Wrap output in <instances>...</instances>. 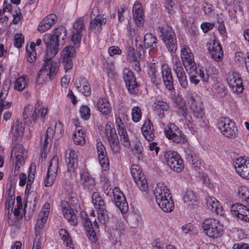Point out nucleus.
Wrapping results in <instances>:
<instances>
[{"instance_id": "1", "label": "nucleus", "mask_w": 249, "mask_h": 249, "mask_svg": "<svg viewBox=\"0 0 249 249\" xmlns=\"http://www.w3.org/2000/svg\"><path fill=\"white\" fill-rule=\"evenodd\" d=\"M66 28L60 26L54 30L53 34H46L44 36L43 42L46 48L43 65L38 72L36 81L38 84L46 82L48 79L51 81L55 78L59 69V64L53 61L54 57L63 46L67 38Z\"/></svg>"}, {"instance_id": "2", "label": "nucleus", "mask_w": 249, "mask_h": 249, "mask_svg": "<svg viewBox=\"0 0 249 249\" xmlns=\"http://www.w3.org/2000/svg\"><path fill=\"white\" fill-rule=\"evenodd\" d=\"M50 205L48 203H45L38 215L35 227V237L32 249H40L42 230L50 213Z\"/></svg>"}, {"instance_id": "3", "label": "nucleus", "mask_w": 249, "mask_h": 249, "mask_svg": "<svg viewBox=\"0 0 249 249\" xmlns=\"http://www.w3.org/2000/svg\"><path fill=\"white\" fill-rule=\"evenodd\" d=\"M160 38L165 44L168 51L175 53L177 49V44L175 33L171 28L167 25L160 26L157 29Z\"/></svg>"}, {"instance_id": "4", "label": "nucleus", "mask_w": 249, "mask_h": 249, "mask_svg": "<svg viewBox=\"0 0 249 249\" xmlns=\"http://www.w3.org/2000/svg\"><path fill=\"white\" fill-rule=\"evenodd\" d=\"M204 232L213 238L220 237L223 231V226L220 222L213 218L205 219L202 224Z\"/></svg>"}, {"instance_id": "5", "label": "nucleus", "mask_w": 249, "mask_h": 249, "mask_svg": "<svg viewBox=\"0 0 249 249\" xmlns=\"http://www.w3.org/2000/svg\"><path fill=\"white\" fill-rule=\"evenodd\" d=\"M166 137L176 143H185L187 139L184 134L174 124H170L164 128Z\"/></svg>"}, {"instance_id": "6", "label": "nucleus", "mask_w": 249, "mask_h": 249, "mask_svg": "<svg viewBox=\"0 0 249 249\" xmlns=\"http://www.w3.org/2000/svg\"><path fill=\"white\" fill-rule=\"evenodd\" d=\"M164 158L167 165L174 171L179 173L183 169V161L177 152L171 151L166 152Z\"/></svg>"}, {"instance_id": "7", "label": "nucleus", "mask_w": 249, "mask_h": 249, "mask_svg": "<svg viewBox=\"0 0 249 249\" xmlns=\"http://www.w3.org/2000/svg\"><path fill=\"white\" fill-rule=\"evenodd\" d=\"M105 137L107 139L112 152L119 153L120 151L119 141L115 128L110 124H107L105 126Z\"/></svg>"}, {"instance_id": "8", "label": "nucleus", "mask_w": 249, "mask_h": 249, "mask_svg": "<svg viewBox=\"0 0 249 249\" xmlns=\"http://www.w3.org/2000/svg\"><path fill=\"white\" fill-rule=\"evenodd\" d=\"M173 71H174L180 84L183 89H186L188 86L187 76L184 70L183 63L178 57L173 58Z\"/></svg>"}, {"instance_id": "9", "label": "nucleus", "mask_w": 249, "mask_h": 249, "mask_svg": "<svg viewBox=\"0 0 249 249\" xmlns=\"http://www.w3.org/2000/svg\"><path fill=\"white\" fill-rule=\"evenodd\" d=\"M218 128L223 135L228 138L234 137L237 131L234 123L228 118L219 120Z\"/></svg>"}, {"instance_id": "10", "label": "nucleus", "mask_w": 249, "mask_h": 249, "mask_svg": "<svg viewBox=\"0 0 249 249\" xmlns=\"http://www.w3.org/2000/svg\"><path fill=\"white\" fill-rule=\"evenodd\" d=\"M92 202L97 210L99 220L105 223L107 217V211L104 200L98 193L94 192L92 195Z\"/></svg>"}, {"instance_id": "11", "label": "nucleus", "mask_w": 249, "mask_h": 249, "mask_svg": "<svg viewBox=\"0 0 249 249\" xmlns=\"http://www.w3.org/2000/svg\"><path fill=\"white\" fill-rule=\"evenodd\" d=\"M227 81L233 92L239 94L243 91L244 86L242 80L238 73L235 71L229 72L227 76Z\"/></svg>"}, {"instance_id": "12", "label": "nucleus", "mask_w": 249, "mask_h": 249, "mask_svg": "<svg viewBox=\"0 0 249 249\" xmlns=\"http://www.w3.org/2000/svg\"><path fill=\"white\" fill-rule=\"evenodd\" d=\"M180 56L181 62L187 71L196 70V64L194 61V55L188 46L183 45L181 47Z\"/></svg>"}, {"instance_id": "13", "label": "nucleus", "mask_w": 249, "mask_h": 249, "mask_svg": "<svg viewBox=\"0 0 249 249\" xmlns=\"http://www.w3.org/2000/svg\"><path fill=\"white\" fill-rule=\"evenodd\" d=\"M76 52L73 47H66L61 52L62 63L66 72L73 67V59L75 57Z\"/></svg>"}, {"instance_id": "14", "label": "nucleus", "mask_w": 249, "mask_h": 249, "mask_svg": "<svg viewBox=\"0 0 249 249\" xmlns=\"http://www.w3.org/2000/svg\"><path fill=\"white\" fill-rule=\"evenodd\" d=\"M87 21L86 16L77 18L73 24L71 40L74 44L79 43L81 41L82 32L85 29V24Z\"/></svg>"}, {"instance_id": "15", "label": "nucleus", "mask_w": 249, "mask_h": 249, "mask_svg": "<svg viewBox=\"0 0 249 249\" xmlns=\"http://www.w3.org/2000/svg\"><path fill=\"white\" fill-rule=\"evenodd\" d=\"M26 150L22 145L18 144L13 147L11 159H16L15 169L18 170L20 166L23 165L25 162L24 157Z\"/></svg>"}, {"instance_id": "16", "label": "nucleus", "mask_w": 249, "mask_h": 249, "mask_svg": "<svg viewBox=\"0 0 249 249\" xmlns=\"http://www.w3.org/2000/svg\"><path fill=\"white\" fill-rule=\"evenodd\" d=\"M231 214L242 220L249 222V209L241 203H235L231 207Z\"/></svg>"}, {"instance_id": "17", "label": "nucleus", "mask_w": 249, "mask_h": 249, "mask_svg": "<svg viewBox=\"0 0 249 249\" xmlns=\"http://www.w3.org/2000/svg\"><path fill=\"white\" fill-rule=\"evenodd\" d=\"M124 79L128 91L131 94H136L138 92V85L136 82L132 71L128 69L124 71Z\"/></svg>"}, {"instance_id": "18", "label": "nucleus", "mask_w": 249, "mask_h": 249, "mask_svg": "<svg viewBox=\"0 0 249 249\" xmlns=\"http://www.w3.org/2000/svg\"><path fill=\"white\" fill-rule=\"evenodd\" d=\"M114 203L116 206L122 213H126L128 209V204L124 194L118 187H115V193L113 195Z\"/></svg>"}, {"instance_id": "19", "label": "nucleus", "mask_w": 249, "mask_h": 249, "mask_svg": "<svg viewBox=\"0 0 249 249\" xmlns=\"http://www.w3.org/2000/svg\"><path fill=\"white\" fill-rule=\"evenodd\" d=\"M114 203L116 206L122 213H126L128 209V204L124 194L118 187H115V193L113 195Z\"/></svg>"}, {"instance_id": "20", "label": "nucleus", "mask_w": 249, "mask_h": 249, "mask_svg": "<svg viewBox=\"0 0 249 249\" xmlns=\"http://www.w3.org/2000/svg\"><path fill=\"white\" fill-rule=\"evenodd\" d=\"M236 172L242 178H249V161L242 157L236 159L234 164Z\"/></svg>"}, {"instance_id": "21", "label": "nucleus", "mask_w": 249, "mask_h": 249, "mask_svg": "<svg viewBox=\"0 0 249 249\" xmlns=\"http://www.w3.org/2000/svg\"><path fill=\"white\" fill-rule=\"evenodd\" d=\"M63 128L62 124L60 122H56L54 126V130L52 127H48L46 131L45 136L43 142L42 143V156L43 154H46L47 152V147L49 142H51L55 134V130L59 129L60 132L61 133V130Z\"/></svg>"}, {"instance_id": "22", "label": "nucleus", "mask_w": 249, "mask_h": 249, "mask_svg": "<svg viewBox=\"0 0 249 249\" xmlns=\"http://www.w3.org/2000/svg\"><path fill=\"white\" fill-rule=\"evenodd\" d=\"M209 50L212 58L216 61L222 60L223 52L219 42L215 39H213L209 43Z\"/></svg>"}, {"instance_id": "23", "label": "nucleus", "mask_w": 249, "mask_h": 249, "mask_svg": "<svg viewBox=\"0 0 249 249\" xmlns=\"http://www.w3.org/2000/svg\"><path fill=\"white\" fill-rule=\"evenodd\" d=\"M116 124L122 144L124 146L129 147L130 145V142L128 137L124 124L120 117L116 116Z\"/></svg>"}, {"instance_id": "24", "label": "nucleus", "mask_w": 249, "mask_h": 249, "mask_svg": "<svg viewBox=\"0 0 249 249\" xmlns=\"http://www.w3.org/2000/svg\"><path fill=\"white\" fill-rule=\"evenodd\" d=\"M99 162L104 170H107L109 167V161L106 148L101 142L96 144Z\"/></svg>"}, {"instance_id": "25", "label": "nucleus", "mask_w": 249, "mask_h": 249, "mask_svg": "<svg viewBox=\"0 0 249 249\" xmlns=\"http://www.w3.org/2000/svg\"><path fill=\"white\" fill-rule=\"evenodd\" d=\"M162 81L166 89L171 91L174 89L173 79L171 69L167 65L164 64L161 67Z\"/></svg>"}, {"instance_id": "26", "label": "nucleus", "mask_w": 249, "mask_h": 249, "mask_svg": "<svg viewBox=\"0 0 249 249\" xmlns=\"http://www.w3.org/2000/svg\"><path fill=\"white\" fill-rule=\"evenodd\" d=\"M66 162L67 164V170L73 172L78 163V155L76 151L72 149H68L65 154Z\"/></svg>"}, {"instance_id": "27", "label": "nucleus", "mask_w": 249, "mask_h": 249, "mask_svg": "<svg viewBox=\"0 0 249 249\" xmlns=\"http://www.w3.org/2000/svg\"><path fill=\"white\" fill-rule=\"evenodd\" d=\"M185 157L187 161L195 168H198L200 166L201 162L199 158L194 152V149L190 145L184 148Z\"/></svg>"}, {"instance_id": "28", "label": "nucleus", "mask_w": 249, "mask_h": 249, "mask_svg": "<svg viewBox=\"0 0 249 249\" xmlns=\"http://www.w3.org/2000/svg\"><path fill=\"white\" fill-rule=\"evenodd\" d=\"M183 201L187 208L191 210L198 207V199L193 191H186L183 197Z\"/></svg>"}, {"instance_id": "29", "label": "nucleus", "mask_w": 249, "mask_h": 249, "mask_svg": "<svg viewBox=\"0 0 249 249\" xmlns=\"http://www.w3.org/2000/svg\"><path fill=\"white\" fill-rule=\"evenodd\" d=\"M24 131V124L19 120H17L12 126L11 133L13 141L18 142L22 138Z\"/></svg>"}, {"instance_id": "30", "label": "nucleus", "mask_w": 249, "mask_h": 249, "mask_svg": "<svg viewBox=\"0 0 249 249\" xmlns=\"http://www.w3.org/2000/svg\"><path fill=\"white\" fill-rule=\"evenodd\" d=\"M174 102L176 107L177 108L178 113L183 117L184 118L188 119L191 118V115L188 114V108L185 101L178 95L175 97Z\"/></svg>"}, {"instance_id": "31", "label": "nucleus", "mask_w": 249, "mask_h": 249, "mask_svg": "<svg viewBox=\"0 0 249 249\" xmlns=\"http://www.w3.org/2000/svg\"><path fill=\"white\" fill-rule=\"evenodd\" d=\"M62 210L63 215L68 222L71 225L75 226L77 223V219L73 209L67 203H64L62 204Z\"/></svg>"}, {"instance_id": "32", "label": "nucleus", "mask_w": 249, "mask_h": 249, "mask_svg": "<svg viewBox=\"0 0 249 249\" xmlns=\"http://www.w3.org/2000/svg\"><path fill=\"white\" fill-rule=\"evenodd\" d=\"M207 207L212 212H215L217 214L222 215L224 214L223 207L220 202L215 197L208 196L206 198Z\"/></svg>"}, {"instance_id": "33", "label": "nucleus", "mask_w": 249, "mask_h": 249, "mask_svg": "<svg viewBox=\"0 0 249 249\" xmlns=\"http://www.w3.org/2000/svg\"><path fill=\"white\" fill-rule=\"evenodd\" d=\"M9 86L7 84H3L0 92V115L4 109L11 107V102L5 101V100L8 94Z\"/></svg>"}, {"instance_id": "34", "label": "nucleus", "mask_w": 249, "mask_h": 249, "mask_svg": "<svg viewBox=\"0 0 249 249\" xmlns=\"http://www.w3.org/2000/svg\"><path fill=\"white\" fill-rule=\"evenodd\" d=\"M153 108L155 113L159 118L162 119L165 117V113L168 112L169 105L165 101L156 100L153 105Z\"/></svg>"}, {"instance_id": "35", "label": "nucleus", "mask_w": 249, "mask_h": 249, "mask_svg": "<svg viewBox=\"0 0 249 249\" xmlns=\"http://www.w3.org/2000/svg\"><path fill=\"white\" fill-rule=\"evenodd\" d=\"M133 13L136 24L138 26H142L144 24V15L142 5L139 2L134 3Z\"/></svg>"}, {"instance_id": "36", "label": "nucleus", "mask_w": 249, "mask_h": 249, "mask_svg": "<svg viewBox=\"0 0 249 249\" xmlns=\"http://www.w3.org/2000/svg\"><path fill=\"white\" fill-rule=\"evenodd\" d=\"M192 108L194 117L198 120L201 127H206L207 126V121L205 119L203 108L201 104L193 106Z\"/></svg>"}, {"instance_id": "37", "label": "nucleus", "mask_w": 249, "mask_h": 249, "mask_svg": "<svg viewBox=\"0 0 249 249\" xmlns=\"http://www.w3.org/2000/svg\"><path fill=\"white\" fill-rule=\"evenodd\" d=\"M141 129L142 134L146 140L149 142L153 141L155 137L154 127L153 124L150 120L148 119L145 122Z\"/></svg>"}, {"instance_id": "38", "label": "nucleus", "mask_w": 249, "mask_h": 249, "mask_svg": "<svg viewBox=\"0 0 249 249\" xmlns=\"http://www.w3.org/2000/svg\"><path fill=\"white\" fill-rule=\"evenodd\" d=\"M144 46L146 48H151V52L154 53L158 51L157 39L151 33H146L143 38Z\"/></svg>"}, {"instance_id": "39", "label": "nucleus", "mask_w": 249, "mask_h": 249, "mask_svg": "<svg viewBox=\"0 0 249 249\" xmlns=\"http://www.w3.org/2000/svg\"><path fill=\"white\" fill-rule=\"evenodd\" d=\"M47 113L48 108L41 106L39 102H37L34 107V115L32 116L33 122L36 123L38 118H40L44 122Z\"/></svg>"}, {"instance_id": "40", "label": "nucleus", "mask_w": 249, "mask_h": 249, "mask_svg": "<svg viewBox=\"0 0 249 249\" xmlns=\"http://www.w3.org/2000/svg\"><path fill=\"white\" fill-rule=\"evenodd\" d=\"M99 111L104 115H108L111 111L112 108L108 100L105 97L99 98L97 102Z\"/></svg>"}, {"instance_id": "41", "label": "nucleus", "mask_w": 249, "mask_h": 249, "mask_svg": "<svg viewBox=\"0 0 249 249\" xmlns=\"http://www.w3.org/2000/svg\"><path fill=\"white\" fill-rule=\"evenodd\" d=\"M107 22L106 18L101 16H97L91 20L90 28L95 33H100L102 29V25H105Z\"/></svg>"}, {"instance_id": "42", "label": "nucleus", "mask_w": 249, "mask_h": 249, "mask_svg": "<svg viewBox=\"0 0 249 249\" xmlns=\"http://www.w3.org/2000/svg\"><path fill=\"white\" fill-rule=\"evenodd\" d=\"M80 182L85 188L92 190L95 187L94 179L88 172H84L81 174Z\"/></svg>"}, {"instance_id": "43", "label": "nucleus", "mask_w": 249, "mask_h": 249, "mask_svg": "<svg viewBox=\"0 0 249 249\" xmlns=\"http://www.w3.org/2000/svg\"><path fill=\"white\" fill-rule=\"evenodd\" d=\"M185 97L189 104L193 107V106L200 105L201 100L197 94L192 90H188L185 92Z\"/></svg>"}, {"instance_id": "44", "label": "nucleus", "mask_w": 249, "mask_h": 249, "mask_svg": "<svg viewBox=\"0 0 249 249\" xmlns=\"http://www.w3.org/2000/svg\"><path fill=\"white\" fill-rule=\"evenodd\" d=\"M60 238L63 241L68 249H74V245L68 231L65 229H61L59 231Z\"/></svg>"}, {"instance_id": "45", "label": "nucleus", "mask_w": 249, "mask_h": 249, "mask_svg": "<svg viewBox=\"0 0 249 249\" xmlns=\"http://www.w3.org/2000/svg\"><path fill=\"white\" fill-rule=\"evenodd\" d=\"M169 190L162 182L158 183L154 191L155 198L159 197L160 198V197L164 196H169Z\"/></svg>"}, {"instance_id": "46", "label": "nucleus", "mask_w": 249, "mask_h": 249, "mask_svg": "<svg viewBox=\"0 0 249 249\" xmlns=\"http://www.w3.org/2000/svg\"><path fill=\"white\" fill-rule=\"evenodd\" d=\"M83 222L87 236L91 241H94L95 240V232L93 228V225L91 222L88 217H86L84 219Z\"/></svg>"}, {"instance_id": "47", "label": "nucleus", "mask_w": 249, "mask_h": 249, "mask_svg": "<svg viewBox=\"0 0 249 249\" xmlns=\"http://www.w3.org/2000/svg\"><path fill=\"white\" fill-rule=\"evenodd\" d=\"M159 207L165 212L170 213L174 208V204L172 197L165 199L162 202L158 204Z\"/></svg>"}, {"instance_id": "48", "label": "nucleus", "mask_w": 249, "mask_h": 249, "mask_svg": "<svg viewBox=\"0 0 249 249\" xmlns=\"http://www.w3.org/2000/svg\"><path fill=\"white\" fill-rule=\"evenodd\" d=\"M189 70L190 71V72L193 73L194 75L196 76V78H198V77H199L203 82L206 83L208 82L209 80V74L203 69H197L196 67V70Z\"/></svg>"}, {"instance_id": "49", "label": "nucleus", "mask_w": 249, "mask_h": 249, "mask_svg": "<svg viewBox=\"0 0 249 249\" xmlns=\"http://www.w3.org/2000/svg\"><path fill=\"white\" fill-rule=\"evenodd\" d=\"M33 114L34 115V109L32 105H28L25 107L23 112V118L26 123L28 121L30 122L31 123L33 122L32 118Z\"/></svg>"}, {"instance_id": "50", "label": "nucleus", "mask_w": 249, "mask_h": 249, "mask_svg": "<svg viewBox=\"0 0 249 249\" xmlns=\"http://www.w3.org/2000/svg\"><path fill=\"white\" fill-rule=\"evenodd\" d=\"M37 193L36 191H31L26 197L24 208H26L28 204L30 207L32 206L35 207L37 204Z\"/></svg>"}, {"instance_id": "51", "label": "nucleus", "mask_w": 249, "mask_h": 249, "mask_svg": "<svg viewBox=\"0 0 249 249\" xmlns=\"http://www.w3.org/2000/svg\"><path fill=\"white\" fill-rule=\"evenodd\" d=\"M59 159L57 156H54L51 160L48 170L49 174L56 175L58 168Z\"/></svg>"}, {"instance_id": "52", "label": "nucleus", "mask_w": 249, "mask_h": 249, "mask_svg": "<svg viewBox=\"0 0 249 249\" xmlns=\"http://www.w3.org/2000/svg\"><path fill=\"white\" fill-rule=\"evenodd\" d=\"M127 58L130 61L137 62L140 57V53L138 51H135L133 47L129 46L127 48Z\"/></svg>"}, {"instance_id": "53", "label": "nucleus", "mask_w": 249, "mask_h": 249, "mask_svg": "<svg viewBox=\"0 0 249 249\" xmlns=\"http://www.w3.org/2000/svg\"><path fill=\"white\" fill-rule=\"evenodd\" d=\"M238 196L240 199L249 204V189L246 187H240L238 189Z\"/></svg>"}, {"instance_id": "54", "label": "nucleus", "mask_w": 249, "mask_h": 249, "mask_svg": "<svg viewBox=\"0 0 249 249\" xmlns=\"http://www.w3.org/2000/svg\"><path fill=\"white\" fill-rule=\"evenodd\" d=\"M27 84L24 76H20L17 78L14 83L15 89L18 91L23 90Z\"/></svg>"}, {"instance_id": "55", "label": "nucleus", "mask_w": 249, "mask_h": 249, "mask_svg": "<svg viewBox=\"0 0 249 249\" xmlns=\"http://www.w3.org/2000/svg\"><path fill=\"white\" fill-rule=\"evenodd\" d=\"M138 187L142 191H146L148 188V183L144 175L135 180Z\"/></svg>"}, {"instance_id": "56", "label": "nucleus", "mask_w": 249, "mask_h": 249, "mask_svg": "<svg viewBox=\"0 0 249 249\" xmlns=\"http://www.w3.org/2000/svg\"><path fill=\"white\" fill-rule=\"evenodd\" d=\"M130 172L132 176L133 177L134 180L137 179V178L142 177L144 175L142 173V169L141 167L137 164L132 165Z\"/></svg>"}, {"instance_id": "57", "label": "nucleus", "mask_w": 249, "mask_h": 249, "mask_svg": "<svg viewBox=\"0 0 249 249\" xmlns=\"http://www.w3.org/2000/svg\"><path fill=\"white\" fill-rule=\"evenodd\" d=\"M79 113L81 118L88 120L90 117V109L87 106H82L79 109Z\"/></svg>"}, {"instance_id": "58", "label": "nucleus", "mask_w": 249, "mask_h": 249, "mask_svg": "<svg viewBox=\"0 0 249 249\" xmlns=\"http://www.w3.org/2000/svg\"><path fill=\"white\" fill-rule=\"evenodd\" d=\"M132 118L134 122H139L142 118V112L140 108L135 107L132 109Z\"/></svg>"}, {"instance_id": "59", "label": "nucleus", "mask_w": 249, "mask_h": 249, "mask_svg": "<svg viewBox=\"0 0 249 249\" xmlns=\"http://www.w3.org/2000/svg\"><path fill=\"white\" fill-rule=\"evenodd\" d=\"M165 7L169 14H173L175 12L176 8L174 0H165Z\"/></svg>"}, {"instance_id": "60", "label": "nucleus", "mask_w": 249, "mask_h": 249, "mask_svg": "<svg viewBox=\"0 0 249 249\" xmlns=\"http://www.w3.org/2000/svg\"><path fill=\"white\" fill-rule=\"evenodd\" d=\"M143 148L140 143H136L134 145L133 152L134 154L140 159L142 157Z\"/></svg>"}, {"instance_id": "61", "label": "nucleus", "mask_w": 249, "mask_h": 249, "mask_svg": "<svg viewBox=\"0 0 249 249\" xmlns=\"http://www.w3.org/2000/svg\"><path fill=\"white\" fill-rule=\"evenodd\" d=\"M89 84L87 79L85 78L80 77L76 80L75 85L77 89L79 90H82L83 88V86H87Z\"/></svg>"}, {"instance_id": "62", "label": "nucleus", "mask_w": 249, "mask_h": 249, "mask_svg": "<svg viewBox=\"0 0 249 249\" xmlns=\"http://www.w3.org/2000/svg\"><path fill=\"white\" fill-rule=\"evenodd\" d=\"M141 222V217L137 214H133L130 219V223L133 228L139 226Z\"/></svg>"}, {"instance_id": "63", "label": "nucleus", "mask_w": 249, "mask_h": 249, "mask_svg": "<svg viewBox=\"0 0 249 249\" xmlns=\"http://www.w3.org/2000/svg\"><path fill=\"white\" fill-rule=\"evenodd\" d=\"M56 175L53 174H49V172H47V176L44 180L45 186L46 187L51 186L56 177Z\"/></svg>"}, {"instance_id": "64", "label": "nucleus", "mask_w": 249, "mask_h": 249, "mask_svg": "<svg viewBox=\"0 0 249 249\" xmlns=\"http://www.w3.org/2000/svg\"><path fill=\"white\" fill-rule=\"evenodd\" d=\"M15 46L17 48H20L24 42V36L22 34H17L15 36Z\"/></svg>"}]
</instances>
